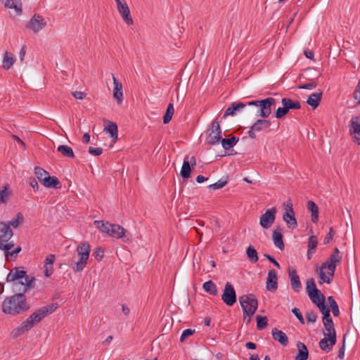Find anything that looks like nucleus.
<instances>
[{"mask_svg": "<svg viewBox=\"0 0 360 360\" xmlns=\"http://www.w3.org/2000/svg\"><path fill=\"white\" fill-rule=\"evenodd\" d=\"M221 300L229 307L233 306L237 301L236 290L229 282H227L225 285L224 292L221 295Z\"/></svg>", "mask_w": 360, "mask_h": 360, "instance_id": "10", "label": "nucleus"}, {"mask_svg": "<svg viewBox=\"0 0 360 360\" xmlns=\"http://www.w3.org/2000/svg\"><path fill=\"white\" fill-rule=\"evenodd\" d=\"M271 122L269 120L266 119L257 120L250 127L248 131V135L251 139H256V132L262 131L263 129L269 127Z\"/></svg>", "mask_w": 360, "mask_h": 360, "instance_id": "17", "label": "nucleus"}, {"mask_svg": "<svg viewBox=\"0 0 360 360\" xmlns=\"http://www.w3.org/2000/svg\"><path fill=\"white\" fill-rule=\"evenodd\" d=\"M44 180V181L42 184L45 187L54 188H60L61 187L60 182L56 176H51L49 175Z\"/></svg>", "mask_w": 360, "mask_h": 360, "instance_id": "31", "label": "nucleus"}, {"mask_svg": "<svg viewBox=\"0 0 360 360\" xmlns=\"http://www.w3.org/2000/svg\"><path fill=\"white\" fill-rule=\"evenodd\" d=\"M327 264H328V262H325L324 263L322 264L321 267L320 268L319 277L321 280V281L319 282L320 284H321L323 282H325L326 283H330V282H331L332 278L327 276L323 271V270L325 269H327V267H326Z\"/></svg>", "mask_w": 360, "mask_h": 360, "instance_id": "42", "label": "nucleus"}, {"mask_svg": "<svg viewBox=\"0 0 360 360\" xmlns=\"http://www.w3.org/2000/svg\"><path fill=\"white\" fill-rule=\"evenodd\" d=\"M46 25V22L39 14H34L29 21L27 27L37 33L41 30Z\"/></svg>", "mask_w": 360, "mask_h": 360, "instance_id": "15", "label": "nucleus"}, {"mask_svg": "<svg viewBox=\"0 0 360 360\" xmlns=\"http://www.w3.org/2000/svg\"><path fill=\"white\" fill-rule=\"evenodd\" d=\"M13 231L5 222H0V249L6 253L14 246L13 241H9L13 236Z\"/></svg>", "mask_w": 360, "mask_h": 360, "instance_id": "7", "label": "nucleus"}, {"mask_svg": "<svg viewBox=\"0 0 360 360\" xmlns=\"http://www.w3.org/2000/svg\"><path fill=\"white\" fill-rule=\"evenodd\" d=\"M264 257L271 263H273L277 268L280 269L279 263L271 255L265 254Z\"/></svg>", "mask_w": 360, "mask_h": 360, "instance_id": "63", "label": "nucleus"}, {"mask_svg": "<svg viewBox=\"0 0 360 360\" xmlns=\"http://www.w3.org/2000/svg\"><path fill=\"white\" fill-rule=\"evenodd\" d=\"M202 289L206 292L212 295H217L218 294L217 286L212 281H208L204 283L202 285Z\"/></svg>", "mask_w": 360, "mask_h": 360, "instance_id": "37", "label": "nucleus"}, {"mask_svg": "<svg viewBox=\"0 0 360 360\" xmlns=\"http://www.w3.org/2000/svg\"><path fill=\"white\" fill-rule=\"evenodd\" d=\"M238 140L239 139L238 137L231 135V138L222 139L220 141L221 143L222 147L225 150H229L233 148L237 143Z\"/></svg>", "mask_w": 360, "mask_h": 360, "instance_id": "33", "label": "nucleus"}, {"mask_svg": "<svg viewBox=\"0 0 360 360\" xmlns=\"http://www.w3.org/2000/svg\"><path fill=\"white\" fill-rule=\"evenodd\" d=\"M285 212L283 214V219L286 223L287 227L290 229H295L297 227V221L295 217V212L292 203L290 200L283 204Z\"/></svg>", "mask_w": 360, "mask_h": 360, "instance_id": "8", "label": "nucleus"}, {"mask_svg": "<svg viewBox=\"0 0 360 360\" xmlns=\"http://www.w3.org/2000/svg\"><path fill=\"white\" fill-rule=\"evenodd\" d=\"M188 159V156H186L184 158V162L182 165V167H181V169L180 172V174L182 176V178H184V179H188L191 176V168L190 162Z\"/></svg>", "mask_w": 360, "mask_h": 360, "instance_id": "32", "label": "nucleus"}, {"mask_svg": "<svg viewBox=\"0 0 360 360\" xmlns=\"http://www.w3.org/2000/svg\"><path fill=\"white\" fill-rule=\"evenodd\" d=\"M278 277L275 270H269L268 272V276L266 280V288L267 290L271 292H275L278 288L277 283Z\"/></svg>", "mask_w": 360, "mask_h": 360, "instance_id": "19", "label": "nucleus"}, {"mask_svg": "<svg viewBox=\"0 0 360 360\" xmlns=\"http://www.w3.org/2000/svg\"><path fill=\"white\" fill-rule=\"evenodd\" d=\"M89 153L94 156H99L103 153V149L101 148H94L89 147Z\"/></svg>", "mask_w": 360, "mask_h": 360, "instance_id": "54", "label": "nucleus"}, {"mask_svg": "<svg viewBox=\"0 0 360 360\" xmlns=\"http://www.w3.org/2000/svg\"><path fill=\"white\" fill-rule=\"evenodd\" d=\"M336 343V335H326L319 342L320 348L326 352H329Z\"/></svg>", "mask_w": 360, "mask_h": 360, "instance_id": "18", "label": "nucleus"}, {"mask_svg": "<svg viewBox=\"0 0 360 360\" xmlns=\"http://www.w3.org/2000/svg\"><path fill=\"white\" fill-rule=\"evenodd\" d=\"M306 285V290L308 294L309 293V292H314L316 290H319L316 288L315 281L314 278H309L307 281Z\"/></svg>", "mask_w": 360, "mask_h": 360, "instance_id": "47", "label": "nucleus"}, {"mask_svg": "<svg viewBox=\"0 0 360 360\" xmlns=\"http://www.w3.org/2000/svg\"><path fill=\"white\" fill-rule=\"evenodd\" d=\"M297 347L298 349V353L295 356V360H307L309 357V352L306 345L301 342H298L297 343Z\"/></svg>", "mask_w": 360, "mask_h": 360, "instance_id": "27", "label": "nucleus"}, {"mask_svg": "<svg viewBox=\"0 0 360 360\" xmlns=\"http://www.w3.org/2000/svg\"><path fill=\"white\" fill-rule=\"evenodd\" d=\"M308 295L311 302L316 305L321 302H325V297L319 290L314 292H309Z\"/></svg>", "mask_w": 360, "mask_h": 360, "instance_id": "34", "label": "nucleus"}, {"mask_svg": "<svg viewBox=\"0 0 360 360\" xmlns=\"http://www.w3.org/2000/svg\"><path fill=\"white\" fill-rule=\"evenodd\" d=\"M349 127L352 139L360 145V116L353 117L350 120Z\"/></svg>", "mask_w": 360, "mask_h": 360, "instance_id": "16", "label": "nucleus"}, {"mask_svg": "<svg viewBox=\"0 0 360 360\" xmlns=\"http://www.w3.org/2000/svg\"><path fill=\"white\" fill-rule=\"evenodd\" d=\"M342 256L340 255V250L338 248H335L330 255L328 259L326 261L328 262L326 267L328 269V274L331 277H333L336 265L340 262Z\"/></svg>", "mask_w": 360, "mask_h": 360, "instance_id": "14", "label": "nucleus"}, {"mask_svg": "<svg viewBox=\"0 0 360 360\" xmlns=\"http://www.w3.org/2000/svg\"><path fill=\"white\" fill-rule=\"evenodd\" d=\"M93 256L96 260L101 261L104 256V250L101 248L98 247L94 250Z\"/></svg>", "mask_w": 360, "mask_h": 360, "instance_id": "51", "label": "nucleus"}, {"mask_svg": "<svg viewBox=\"0 0 360 360\" xmlns=\"http://www.w3.org/2000/svg\"><path fill=\"white\" fill-rule=\"evenodd\" d=\"M104 121L108 124V126L104 128V131H107L115 141H117L118 136L117 124L109 120H104Z\"/></svg>", "mask_w": 360, "mask_h": 360, "instance_id": "30", "label": "nucleus"}, {"mask_svg": "<svg viewBox=\"0 0 360 360\" xmlns=\"http://www.w3.org/2000/svg\"><path fill=\"white\" fill-rule=\"evenodd\" d=\"M317 83L314 81L299 86L300 89H311L316 87Z\"/></svg>", "mask_w": 360, "mask_h": 360, "instance_id": "57", "label": "nucleus"}, {"mask_svg": "<svg viewBox=\"0 0 360 360\" xmlns=\"http://www.w3.org/2000/svg\"><path fill=\"white\" fill-rule=\"evenodd\" d=\"M276 100L272 97H268L260 101H252L248 103V105L259 106L256 115L263 118H267L271 113V106L275 105Z\"/></svg>", "mask_w": 360, "mask_h": 360, "instance_id": "6", "label": "nucleus"}, {"mask_svg": "<svg viewBox=\"0 0 360 360\" xmlns=\"http://www.w3.org/2000/svg\"><path fill=\"white\" fill-rule=\"evenodd\" d=\"M246 255L252 263H256L258 259L257 252L252 245H249L246 250Z\"/></svg>", "mask_w": 360, "mask_h": 360, "instance_id": "39", "label": "nucleus"}, {"mask_svg": "<svg viewBox=\"0 0 360 360\" xmlns=\"http://www.w3.org/2000/svg\"><path fill=\"white\" fill-rule=\"evenodd\" d=\"M282 231L283 229L281 226H276V229L272 233L274 243L275 246L281 250H283L285 248L283 240Z\"/></svg>", "mask_w": 360, "mask_h": 360, "instance_id": "20", "label": "nucleus"}, {"mask_svg": "<svg viewBox=\"0 0 360 360\" xmlns=\"http://www.w3.org/2000/svg\"><path fill=\"white\" fill-rule=\"evenodd\" d=\"M226 184H227V180L220 179L217 182L208 186V188L212 189V190L220 189V188H223Z\"/></svg>", "mask_w": 360, "mask_h": 360, "instance_id": "49", "label": "nucleus"}, {"mask_svg": "<svg viewBox=\"0 0 360 360\" xmlns=\"http://www.w3.org/2000/svg\"><path fill=\"white\" fill-rule=\"evenodd\" d=\"M274 340L278 341L281 345L285 347L288 345V338L285 333L274 328L271 331Z\"/></svg>", "mask_w": 360, "mask_h": 360, "instance_id": "22", "label": "nucleus"}, {"mask_svg": "<svg viewBox=\"0 0 360 360\" xmlns=\"http://www.w3.org/2000/svg\"><path fill=\"white\" fill-rule=\"evenodd\" d=\"M277 210L275 207L266 210V212L260 216L259 224L264 229H269L274 223Z\"/></svg>", "mask_w": 360, "mask_h": 360, "instance_id": "11", "label": "nucleus"}, {"mask_svg": "<svg viewBox=\"0 0 360 360\" xmlns=\"http://www.w3.org/2000/svg\"><path fill=\"white\" fill-rule=\"evenodd\" d=\"M58 307L57 303H53L42 307L33 312L21 325L12 331L13 338H18L25 332L30 330L36 324L39 323L48 314L55 311Z\"/></svg>", "mask_w": 360, "mask_h": 360, "instance_id": "2", "label": "nucleus"}, {"mask_svg": "<svg viewBox=\"0 0 360 360\" xmlns=\"http://www.w3.org/2000/svg\"><path fill=\"white\" fill-rule=\"evenodd\" d=\"M316 306L318 307V308L319 309L322 314L326 311H328L329 310V308L327 306H326L325 302H321L320 303L317 304Z\"/></svg>", "mask_w": 360, "mask_h": 360, "instance_id": "62", "label": "nucleus"}, {"mask_svg": "<svg viewBox=\"0 0 360 360\" xmlns=\"http://www.w3.org/2000/svg\"><path fill=\"white\" fill-rule=\"evenodd\" d=\"M211 132L207 137V143L209 145L218 144L222 139V131L218 119H215L211 124Z\"/></svg>", "mask_w": 360, "mask_h": 360, "instance_id": "9", "label": "nucleus"}, {"mask_svg": "<svg viewBox=\"0 0 360 360\" xmlns=\"http://www.w3.org/2000/svg\"><path fill=\"white\" fill-rule=\"evenodd\" d=\"M20 250H21L20 247H18V248H15V250H11H11H9V252L6 253V252H5V256H6V257H8V255H10V256H11V257H15L18 255V254L20 252Z\"/></svg>", "mask_w": 360, "mask_h": 360, "instance_id": "60", "label": "nucleus"}, {"mask_svg": "<svg viewBox=\"0 0 360 360\" xmlns=\"http://www.w3.org/2000/svg\"><path fill=\"white\" fill-rule=\"evenodd\" d=\"M107 234L112 238H122L124 242L129 240L128 231L124 227L118 224H110L109 232Z\"/></svg>", "mask_w": 360, "mask_h": 360, "instance_id": "12", "label": "nucleus"}, {"mask_svg": "<svg viewBox=\"0 0 360 360\" xmlns=\"http://www.w3.org/2000/svg\"><path fill=\"white\" fill-rule=\"evenodd\" d=\"M289 277L290 279V285L292 288L295 292H300L302 288V285L300 280V277L297 275L295 269L289 270Z\"/></svg>", "mask_w": 360, "mask_h": 360, "instance_id": "23", "label": "nucleus"}, {"mask_svg": "<svg viewBox=\"0 0 360 360\" xmlns=\"http://www.w3.org/2000/svg\"><path fill=\"white\" fill-rule=\"evenodd\" d=\"M15 61V60L13 56L8 51H6L2 61V67L6 70H8Z\"/></svg>", "mask_w": 360, "mask_h": 360, "instance_id": "36", "label": "nucleus"}, {"mask_svg": "<svg viewBox=\"0 0 360 360\" xmlns=\"http://www.w3.org/2000/svg\"><path fill=\"white\" fill-rule=\"evenodd\" d=\"M307 210L311 212V219L314 223H316L319 219V207L316 204L311 200L307 202Z\"/></svg>", "mask_w": 360, "mask_h": 360, "instance_id": "28", "label": "nucleus"}, {"mask_svg": "<svg viewBox=\"0 0 360 360\" xmlns=\"http://www.w3.org/2000/svg\"><path fill=\"white\" fill-rule=\"evenodd\" d=\"M292 312L295 314V316L297 318L301 323H304V318L299 309L295 307L292 309Z\"/></svg>", "mask_w": 360, "mask_h": 360, "instance_id": "56", "label": "nucleus"}, {"mask_svg": "<svg viewBox=\"0 0 360 360\" xmlns=\"http://www.w3.org/2000/svg\"><path fill=\"white\" fill-rule=\"evenodd\" d=\"M317 244H318L317 237L314 235L311 236L308 240V249H310V250L315 251Z\"/></svg>", "mask_w": 360, "mask_h": 360, "instance_id": "48", "label": "nucleus"}, {"mask_svg": "<svg viewBox=\"0 0 360 360\" xmlns=\"http://www.w3.org/2000/svg\"><path fill=\"white\" fill-rule=\"evenodd\" d=\"M328 301L329 302L333 315L335 316H338L339 315L340 311L337 302L332 296H329L328 297Z\"/></svg>", "mask_w": 360, "mask_h": 360, "instance_id": "46", "label": "nucleus"}, {"mask_svg": "<svg viewBox=\"0 0 360 360\" xmlns=\"http://www.w3.org/2000/svg\"><path fill=\"white\" fill-rule=\"evenodd\" d=\"M53 264H44V273L45 276L49 277L53 274Z\"/></svg>", "mask_w": 360, "mask_h": 360, "instance_id": "55", "label": "nucleus"}, {"mask_svg": "<svg viewBox=\"0 0 360 360\" xmlns=\"http://www.w3.org/2000/svg\"><path fill=\"white\" fill-rule=\"evenodd\" d=\"M6 281L12 283L14 291L23 294L35 287V278L27 275L23 267L13 268L6 276Z\"/></svg>", "mask_w": 360, "mask_h": 360, "instance_id": "1", "label": "nucleus"}, {"mask_svg": "<svg viewBox=\"0 0 360 360\" xmlns=\"http://www.w3.org/2000/svg\"><path fill=\"white\" fill-rule=\"evenodd\" d=\"M58 152L60 153L63 157L74 158L75 154L72 148L66 145H60L57 148Z\"/></svg>", "mask_w": 360, "mask_h": 360, "instance_id": "35", "label": "nucleus"}, {"mask_svg": "<svg viewBox=\"0 0 360 360\" xmlns=\"http://www.w3.org/2000/svg\"><path fill=\"white\" fill-rule=\"evenodd\" d=\"M77 252L78 255V260H72L70 263V266L75 272L82 271L86 266L87 260L89 257L91 251L90 245L86 243H81L77 247Z\"/></svg>", "mask_w": 360, "mask_h": 360, "instance_id": "4", "label": "nucleus"}, {"mask_svg": "<svg viewBox=\"0 0 360 360\" xmlns=\"http://www.w3.org/2000/svg\"><path fill=\"white\" fill-rule=\"evenodd\" d=\"M119 13L122 20L129 25L134 23L133 19L130 14L129 8L124 0H115Z\"/></svg>", "mask_w": 360, "mask_h": 360, "instance_id": "13", "label": "nucleus"}, {"mask_svg": "<svg viewBox=\"0 0 360 360\" xmlns=\"http://www.w3.org/2000/svg\"><path fill=\"white\" fill-rule=\"evenodd\" d=\"M72 95L76 98V99H79V100H82L84 99V98H86V94L85 92H83V91H73L72 92Z\"/></svg>", "mask_w": 360, "mask_h": 360, "instance_id": "58", "label": "nucleus"}, {"mask_svg": "<svg viewBox=\"0 0 360 360\" xmlns=\"http://www.w3.org/2000/svg\"><path fill=\"white\" fill-rule=\"evenodd\" d=\"M29 184H30V186L32 187L35 191L39 190L38 183L34 178H30Z\"/></svg>", "mask_w": 360, "mask_h": 360, "instance_id": "64", "label": "nucleus"}, {"mask_svg": "<svg viewBox=\"0 0 360 360\" xmlns=\"http://www.w3.org/2000/svg\"><path fill=\"white\" fill-rule=\"evenodd\" d=\"M322 94L323 93L321 91L311 94L308 97L307 100V103L309 105L311 106L314 109L316 108L321 101Z\"/></svg>", "mask_w": 360, "mask_h": 360, "instance_id": "26", "label": "nucleus"}, {"mask_svg": "<svg viewBox=\"0 0 360 360\" xmlns=\"http://www.w3.org/2000/svg\"><path fill=\"white\" fill-rule=\"evenodd\" d=\"M194 333H195V330H193L191 328L184 330L181 335L180 341L181 342H184L187 338L191 336Z\"/></svg>", "mask_w": 360, "mask_h": 360, "instance_id": "52", "label": "nucleus"}, {"mask_svg": "<svg viewBox=\"0 0 360 360\" xmlns=\"http://www.w3.org/2000/svg\"><path fill=\"white\" fill-rule=\"evenodd\" d=\"M333 235H334L333 230L332 228H330L328 233L326 236V237L324 238L323 243L325 245L328 244L332 240Z\"/></svg>", "mask_w": 360, "mask_h": 360, "instance_id": "59", "label": "nucleus"}, {"mask_svg": "<svg viewBox=\"0 0 360 360\" xmlns=\"http://www.w3.org/2000/svg\"><path fill=\"white\" fill-rule=\"evenodd\" d=\"M257 328L258 330H261L266 328L268 325V319L266 316H257Z\"/></svg>", "mask_w": 360, "mask_h": 360, "instance_id": "45", "label": "nucleus"}, {"mask_svg": "<svg viewBox=\"0 0 360 360\" xmlns=\"http://www.w3.org/2000/svg\"><path fill=\"white\" fill-rule=\"evenodd\" d=\"M288 112V110L285 108V106L283 105L282 108L280 107L276 110L275 117L277 119H281L284 117Z\"/></svg>", "mask_w": 360, "mask_h": 360, "instance_id": "50", "label": "nucleus"}, {"mask_svg": "<svg viewBox=\"0 0 360 360\" xmlns=\"http://www.w3.org/2000/svg\"><path fill=\"white\" fill-rule=\"evenodd\" d=\"M243 314V318L249 316L248 323L250 322V317L255 313L258 307V301L253 294L243 295L239 297Z\"/></svg>", "mask_w": 360, "mask_h": 360, "instance_id": "5", "label": "nucleus"}, {"mask_svg": "<svg viewBox=\"0 0 360 360\" xmlns=\"http://www.w3.org/2000/svg\"><path fill=\"white\" fill-rule=\"evenodd\" d=\"M24 221V217L21 212H18L16 217L13 219L7 225L12 226L13 228H18Z\"/></svg>", "mask_w": 360, "mask_h": 360, "instance_id": "44", "label": "nucleus"}, {"mask_svg": "<svg viewBox=\"0 0 360 360\" xmlns=\"http://www.w3.org/2000/svg\"><path fill=\"white\" fill-rule=\"evenodd\" d=\"M245 106L246 105L242 102L233 103L231 106L226 110L224 117L226 118L229 115H235L237 112L243 110Z\"/></svg>", "mask_w": 360, "mask_h": 360, "instance_id": "25", "label": "nucleus"}, {"mask_svg": "<svg viewBox=\"0 0 360 360\" xmlns=\"http://www.w3.org/2000/svg\"><path fill=\"white\" fill-rule=\"evenodd\" d=\"M94 225L96 226L97 229H98L101 232L104 233H108L109 232V227L110 225V223L109 222H104L102 220H96L94 222Z\"/></svg>", "mask_w": 360, "mask_h": 360, "instance_id": "41", "label": "nucleus"}, {"mask_svg": "<svg viewBox=\"0 0 360 360\" xmlns=\"http://www.w3.org/2000/svg\"><path fill=\"white\" fill-rule=\"evenodd\" d=\"M281 103L288 110H297L301 108L300 103L298 101H293L291 98H283L281 99Z\"/></svg>", "mask_w": 360, "mask_h": 360, "instance_id": "29", "label": "nucleus"}, {"mask_svg": "<svg viewBox=\"0 0 360 360\" xmlns=\"http://www.w3.org/2000/svg\"><path fill=\"white\" fill-rule=\"evenodd\" d=\"M29 308L25 294L20 292L6 297L2 303L3 312L11 315L21 314Z\"/></svg>", "mask_w": 360, "mask_h": 360, "instance_id": "3", "label": "nucleus"}, {"mask_svg": "<svg viewBox=\"0 0 360 360\" xmlns=\"http://www.w3.org/2000/svg\"><path fill=\"white\" fill-rule=\"evenodd\" d=\"M5 7L10 9H14L17 15L22 14V4L21 0H6Z\"/></svg>", "mask_w": 360, "mask_h": 360, "instance_id": "24", "label": "nucleus"}, {"mask_svg": "<svg viewBox=\"0 0 360 360\" xmlns=\"http://www.w3.org/2000/svg\"><path fill=\"white\" fill-rule=\"evenodd\" d=\"M11 195V191L9 189V186L6 184L2 190H0V203L6 204Z\"/></svg>", "mask_w": 360, "mask_h": 360, "instance_id": "38", "label": "nucleus"}, {"mask_svg": "<svg viewBox=\"0 0 360 360\" xmlns=\"http://www.w3.org/2000/svg\"><path fill=\"white\" fill-rule=\"evenodd\" d=\"M34 174L36 177L38 179V180L43 184L44 181V179H46L49 174L42 167H35Z\"/></svg>", "mask_w": 360, "mask_h": 360, "instance_id": "40", "label": "nucleus"}, {"mask_svg": "<svg viewBox=\"0 0 360 360\" xmlns=\"http://www.w3.org/2000/svg\"><path fill=\"white\" fill-rule=\"evenodd\" d=\"M56 259L54 255L51 254L48 255L45 259L44 264H53Z\"/></svg>", "mask_w": 360, "mask_h": 360, "instance_id": "61", "label": "nucleus"}, {"mask_svg": "<svg viewBox=\"0 0 360 360\" xmlns=\"http://www.w3.org/2000/svg\"><path fill=\"white\" fill-rule=\"evenodd\" d=\"M323 323V326H324V328L326 330V332H324L323 333V335L324 336H326V335H336V332H335V328H334V324H333V321H328V322H325V323Z\"/></svg>", "mask_w": 360, "mask_h": 360, "instance_id": "43", "label": "nucleus"}, {"mask_svg": "<svg viewBox=\"0 0 360 360\" xmlns=\"http://www.w3.org/2000/svg\"><path fill=\"white\" fill-rule=\"evenodd\" d=\"M306 319L308 322L314 323L316 321L317 315L313 311H307L306 314Z\"/></svg>", "mask_w": 360, "mask_h": 360, "instance_id": "53", "label": "nucleus"}, {"mask_svg": "<svg viewBox=\"0 0 360 360\" xmlns=\"http://www.w3.org/2000/svg\"><path fill=\"white\" fill-rule=\"evenodd\" d=\"M112 77L114 84L113 97L118 103H121L123 101L122 84L117 80L113 74H112Z\"/></svg>", "mask_w": 360, "mask_h": 360, "instance_id": "21", "label": "nucleus"}]
</instances>
